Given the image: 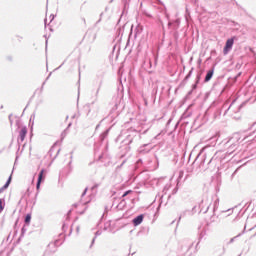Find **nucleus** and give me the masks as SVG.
<instances>
[{"label":"nucleus","instance_id":"obj_1","mask_svg":"<svg viewBox=\"0 0 256 256\" xmlns=\"http://www.w3.org/2000/svg\"><path fill=\"white\" fill-rule=\"evenodd\" d=\"M235 44V38H230L226 40V45L224 46V55H227L228 52L232 49Z\"/></svg>","mask_w":256,"mask_h":256},{"label":"nucleus","instance_id":"obj_2","mask_svg":"<svg viewBox=\"0 0 256 256\" xmlns=\"http://www.w3.org/2000/svg\"><path fill=\"white\" fill-rule=\"evenodd\" d=\"M45 173H46V171L44 169L41 170L40 173H39L38 181L36 183V189H38V190L41 188V183L43 182V180L46 177Z\"/></svg>","mask_w":256,"mask_h":256},{"label":"nucleus","instance_id":"obj_3","mask_svg":"<svg viewBox=\"0 0 256 256\" xmlns=\"http://www.w3.org/2000/svg\"><path fill=\"white\" fill-rule=\"evenodd\" d=\"M27 133H28L27 127H22L19 132V139L21 142L25 141V137H26Z\"/></svg>","mask_w":256,"mask_h":256},{"label":"nucleus","instance_id":"obj_4","mask_svg":"<svg viewBox=\"0 0 256 256\" xmlns=\"http://www.w3.org/2000/svg\"><path fill=\"white\" fill-rule=\"evenodd\" d=\"M143 215H138L136 218L133 220L134 226H139V224L143 223Z\"/></svg>","mask_w":256,"mask_h":256},{"label":"nucleus","instance_id":"obj_5","mask_svg":"<svg viewBox=\"0 0 256 256\" xmlns=\"http://www.w3.org/2000/svg\"><path fill=\"white\" fill-rule=\"evenodd\" d=\"M213 73H214L213 70H209V71L207 72V75H206V77H205V82H209V80L212 79Z\"/></svg>","mask_w":256,"mask_h":256},{"label":"nucleus","instance_id":"obj_6","mask_svg":"<svg viewBox=\"0 0 256 256\" xmlns=\"http://www.w3.org/2000/svg\"><path fill=\"white\" fill-rule=\"evenodd\" d=\"M12 182V176H9V179L7 180V183L4 184V186L1 188V191H3L4 189L9 188L10 183Z\"/></svg>","mask_w":256,"mask_h":256},{"label":"nucleus","instance_id":"obj_7","mask_svg":"<svg viewBox=\"0 0 256 256\" xmlns=\"http://www.w3.org/2000/svg\"><path fill=\"white\" fill-rule=\"evenodd\" d=\"M31 219H32V215L31 214H27L26 218H25V223L26 224H30Z\"/></svg>","mask_w":256,"mask_h":256},{"label":"nucleus","instance_id":"obj_8","mask_svg":"<svg viewBox=\"0 0 256 256\" xmlns=\"http://www.w3.org/2000/svg\"><path fill=\"white\" fill-rule=\"evenodd\" d=\"M3 199H0V213L4 210Z\"/></svg>","mask_w":256,"mask_h":256},{"label":"nucleus","instance_id":"obj_9","mask_svg":"<svg viewBox=\"0 0 256 256\" xmlns=\"http://www.w3.org/2000/svg\"><path fill=\"white\" fill-rule=\"evenodd\" d=\"M128 194H130V190H127V192L124 193L123 198L127 197Z\"/></svg>","mask_w":256,"mask_h":256}]
</instances>
